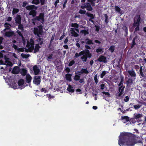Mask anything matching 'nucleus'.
<instances>
[{
  "label": "nucleus",
  "instance_id": "0eeeda50",
  "mask_svg": "<svg viewBox=\"0 0 146 146\" xmlns=\"http://www.w3.org/2000/svg\"><path fill=\"white\" fill-rule=\"evenodd\" d=\"M36 35V38H35V42H37V44H38L42 45L44 42L43 38L42 37L40 34H38V36L37 35Z\"/></svg>",
  "mask_w": 146,
  "mask_h": 146
},
{
  "label": "nucleus",
  "instance_id": "e433bc0d",
  "mask_svg": "<svg viewBox=\"0 0 146 146\" xmlns=\"http://www.w3.org/2000/svg\"><path fill=\"white\" fill-rule=\"evenodd\" d=\"M139 72H140V76H141L142 77H144L145 76L143 74V69L141 66L140 70H139Z\"/></svg>",
  "mask_w": 146,
  "mask_h": 146
},
{
  "label": "nucleus",
  "instance_id": "e2e57ef3",
  "mask_svg": "<svg viewBox=\"0 0 146 146\" xmlns=\"http://www.w3.org/2000/svg\"><path fill=\"white\" fill-rule=\"evenodd\" d=\"M12 17H8L7 18L6 21H11L12 20Z\"/></svg>",
  "mask_w": 146,
  "mask_h": 146
},
{
  "label": "nucleus",
  "instance_id": "aec40b11",
  "mask_svg": "<svg viewBox=\"0 0 146 146\" xmlns=\"http://www.w3.org/2000/svg\"><path fill=\"white\" fill-rule=\"evenodd\" d=\"M121 118L122 120H125L124 121V123H126L129 121V117L127 116H121Z\"/></svg>",
  "mask_w": 146,
  "mask_h": 146
},
{
  "label": "nucleus",
  "instance_id": "a878e982",
  "mask_svg": "<svg viewBox=\"0 0 146 146\" xmlns=\"http://www.w3.org/2000/svg\"><path fill=\"white\" fill-rule=\"evenodd\" d=\"M11 25L7 23H5L4 24V27L5 28V30H9L10 28Z\"/></svg>",
  "mask_w": 146,
  "mask_h": 146
},
{
  "label": "nucleus",
  "instance_id": "680f3d73",
  "mask_svg": "<svg viewBox=\"0 0 146 146\" xmlns=\"http://www.w3.org/2000/svg\"><path fill=\"white\" fill-rule=\"evenodd\" d=\"M95 27L96 28V31L97 32L99 31L100 30V27L99 26L95 25Z\"/></svg>",
  "mask_w": 146,
  "mask_h": 146
},
{
  "label": "nucleus",
  "instance_id": "6e6d98bb",
  "mask_svg": "<svg viewBox=\"0 0 146 146\" xmlns=\"http://www.w3.org/2000/svg\"><path fill=\"white\" fill-rule=\"evenodd\" d=\"M86 11L85 10H83L81 9L79 11V13H80V14H86Z\"/></svg>",
  "mask_w": 146,
  "mask_h": 146
},
{
  "label": "nucleus",
  "instance_id": "052dcab7",
  "mask_svg": "<svg viewBox=\"0 0 146 146\" xmlns=\"http://www.w3.org/2000/svg\"><path fill=\"white\" fill-rule=\"evenodd\" d=\"M68 0H65L64 1V3L63 5V8L64 9L66 7V5L67 3Z\"/></svg>",
  "mask_w": 146,
  "mask_h": 146
},
{
  "label": "nucleus",
  "instance_id": "9d476101",
  "mask_svg": "<svg viewBox=\"0 0 146 146\" xmlns=\"http://www.w3.org/2000/svg\"><path fill=\"white\" fill-rule=\"evenodd\" d=\"M31 46L29 48V50L28 51H26V52H32L34 49V40L32 39L30 40Z\"/></svg>",
  "mask_w": 146,
  "mask_h": 146
},
{
  "label": "nucleus",
  "instance_id": "b1692460",
  "mask_svg": "<svg viewBox=\"0 0 146 146\" xmlns=\"http://www.w3.org/2000/svg\"><path fill=\"white\" fill-rule=\"evenodd\" d=\"M27 72V70L25 68H22L20 71V74L23 76L26 75Z\"/></svg>",
  "mask_w": 146,
  "mask_h": 146
},
{
  "label": "nucleus",
  "instance_id": "423d86ee",
  "mask_svg": "<svg viewBox=\"0 0 146 146\" xmlns=\"http://www.w3.org/2000/svg\"><path fill=\"white\" fill-rule=\"evenodd\" d=\"M35 17L32 19L33 22H35L36 21H40L41 20V22L42 24L43 23L44 21V14L43 13H40L39 16Z\"/></svg>",
  "mask_w": 146,
  "mask_h": 146
},
{
  "label": "nucleus",
  "instance_id": "7c9ffc66",
  "mask_svg": "<svg viewBox=\"0 0 146 146\" xmlns=\"http://www.w3.org/2000/svg\"><path fill=\"white\" fill-rule=\"evenodd\" d=\"M133 83V81L131 78H129L126 81V83L127 85H131Z\"/></svg>",
  "mask_w": 146,
  "mask_h": 146
},
{
  "label": "nucleus",
  "instance_id": "a211bd4d",
  "mask_svg": "<svg viewBox=\"0 0 146 146\" xmlns=\"http://www.w3.org/2000/svg\"><path fill=\"white\" fill-rule=\"evenodd\" d=\"M39 45V44H35V47L34 49V53H36L39 51V49L41 48V46Z\"/></svg>",
  "mask_w": 146,
  "mask_h": 146
},
{
  "label": "nucleus",
  "instance_id": "393cba45",
  "mask_svg": "<svg viewBox=\"0 0 146 146\" xmlns=\"http://www.w3.org/2000/svg\"><path fill=\"white\" fill-rule=\"evenodd\" d=\"M67 90L69 92L73 93L74 92V90L73 89V87L70 85H68V87L67 88Z\"/></svg>",
  "mask_w": 146,
  "mask_h": 146
},
{
  "label": "nucleus",
  "instance_id": "0e129e2a",
  "mask_svg": "<svg viewBox=\"0 0 146 146\" xmlns=\"http://www.w3.org/2000/svg\"><path fill=\"white\" fill-rule=\"evenodd\" d=\"M12 47L15 50H18V46L15 44H13Z\"/></svg>",
  "mask_w": 146,
  "mask_h": 146
},
{
  "label": "nucleus",
  "instance_id": "f03ea898",
  "mask_svg": "<svg viewBox=\"0 0 146 146\" xmlns=\"http://www.w3.org/2000/svg\"><path fill=\"white\" fill-rule=\"evenodd\" d=\"M81 55H83V56L81 57V59L84 62H86L87 59L88 58H90L92 56V54L89 50L88 49H85L80 52L79 53H76L74 57L78 58Z\"/></svg>",
  "mask_w": 146,
  "mask_h": 146
},
{
  "label": "nucleus",
  "instance_id": "4be33fe9",
  "mask_svg": "<svg viewBox=\"0 0 146 146\" xmlns=\"http://www.w3.org/2000/svg\"><path fill=\"white\" fill-rule=\"evenodd\" d=\"M71 74L68 73L65 75V77L66 80L68 81H72L71 79Z\"/></svg>",
  "mask_w": 146,
  "mask_h": 146
},
{
  "label": "nucleus",
  "instance_id": "dca6fc26",
  "mask_svg": "<svg viewBox=\"0 0 146 146\" xmlns=\"http://www.w3.org/2000/svg\"><path fill=\"white\" fill-rule=\"evenodd\" d=\"M21 17L20 15H17L15 19V21L18 24L21 23Z\"/></svg>",
  "mask_w": 146,
  "mask_h": 146
},
{
  "label": "nucleus",
  "instance_id": "774afa93",
  "mask_svg": "<svg viewBox=\"0 0 146 146\" xmlns=\"http://www.w3.org/2000/svg\"><path fill=\"white\" fill-rule=\"evenodd\" d=\"M3 39L4 38L0 36V44H1L2 43Z\"/></svg>",
  "mask_w": 146,
  "mask_h": 146
},
{
  "label": "nucleus",
  "instance_id": "6ab92c4d",
  "mask_svg": "<svg viewBox=\"0 0 146 146\" xmlns=\"http://www.w3.org/2000/svg\"><path fill=\"white\" fill-rule=\"evenodd\" d=\"M26 82L29 83L31 82L32 78L29 74H28L26 75Z\"/></svg>",
  "mask_w": 146,
  "mask_h": 146
},
{
  "label": "nucleus",
  "instance_id": "864d4df0",
  "mask_svg": "<svg viewBox=\"0 0 146 146\" xmlns=\"http://www.w3.org/2000/svg\"><path fill=\"white\" fill-rule=\"evenodd\" d=\"M94 80L95 81V82L96 84H97L98 82V79L97 78V75L96 74L95 75L94 77Z\"/></svg>",
  "mask_w": 146,
  "mask_h": 146
},
{
  "label": "nucleus",
  "instance_id": "72a5a7b5",
  "mask_svg": "<svg viewBox=\"0 0 146 146\" xmlns=\"http://www.w3.org/2000/svg\"><path fill=\"white\" fill-rule=\"evenodd\" d=\"M115 10L116 12L120 13H121H121L120 12L121 10L119 7L118 6H117L116 5L115 6Z\"/></svg>",
  "mask_w": 146,
  "mask_h": 146
},
{
  "label": "nucleus",
  "instance_id": "c9c22d12",
  "mask_svg": "<svg viewBox=\"0 0 146 146\" xmlns=\"http://www.w3.org/2000/svg\"><path fill=\"white\" fill-rule=\"evenodd\" d=\"M19 24L18 26V28L19 29L21 30L22 31H24L23 26V25L21 23L18 24Z\"/></svg>",
  "mask_w": 146,
  "mask_h": 146
},
{
  "label": "nucleus",
  "instance_id": "13d9d810",
  "mask_svg": "<svg viewBox=\"0 0 146 146\" xmlns=\"http://www.w3.org/2000/svg\"><path fill=\"white\" fill-rule=\"evenodd\" d=\"M129 97L128 96H126L124 99V101L125 102H127L129 101Z\"/></svg>",
  "mask_w": 146,
  "mask_h": 146
},
{
  "label": "nucleus",
  "instance_id": "c756f323",
  "mask_svg": "<svg viewBox=\"0 0 146 146\" xmlns=\"http://www.w3.org/2000/svg\"><path fill=\"white\" fill-rule=\"evenodd\" d=\"M81 74H78V75H75L74 79L75 81H78L80 80V75Z\"/></svg>",
  "mask_w": 146,
  "mask_h": 146
},
{
  "label": "nucleus",
  "instance_id": "2f4dec72",
  "mask_svg": "<svg viewBox=\"0 0 146 146\" xmlns=\"http://www.w3.org/2000/svg\"><path fill=\"white\" fill-rule=\"evenodd\" d=\"M96 51L97 53L100 52L102 53L103 52V49L101 48V47H99L96 50Z\"/></svg>",
  "mask_w": 146,
  "mask_h": 146
},
{
  "label": "nucleus",
  "instance_id": "338daca9",
  "mask_svg": "<svg viewBox=\"0 0 146 146\" xmlns=\"http://www.w3.org/2000/svg\"><path fill=\"white\" fill-rule=\"evenodd\" d=\"M59 0H56V1H55V3H54V5H55V7H56L57 5V4L58 3H59Z\"/></svg>",
  "mask_w": 146,
  "mask_h": 146
},
{
  "label": "nucleus",
  "instance_id": "f257e3e1",
  "mask_svg": "<svg viewBox=\"0 0 146 146\" xmlns=\"http://www.w3.org/2000/svg\"><path fill=\"white\" fill-rule=\"evenodd\" d=\"M120 135L118 141L119 145L120 146L124 145L126 146H133L137 143H142L140 140L136 142L135 139V136L131 133L124 132L121 133Z\"/></svg>",
  "mask_w": 146,
  "mask_h": 146
},
{
  "label": "nucleus",
  "instance_id": "6e6552de",
  "mask_svg": "<svg viewBox=\"0 0 146 146\" xmlns=\"http://www.w3.org/2000/svg\"><path fill=\"white\" fill-rule=\"evenodd\" d=\"M41 76H36L34 78L33 82L34 84L37 85H39L41 82Z\"/></svg>",
  "mask_w": 146,
  "mask_h": 146
},
{
  "label": "nucleus",
  "instance_id": "412c9836",
  "mask_svg": "<svg viewBox=\"0 0 146 146\" xmlns=\"http://www.w3.org/2000/svg\"><path fill=\"white\" fill-rule=\"evenodd\" d=\"M78 73L81 74H88L89 73L88 71L87 70V68H82L81 70L79 71Z\"/></svg>",
  "mask_w": 146,
  "mask_h": 146
},
{
  "label": "nucleus",
  "instance_id": "a18cd8bd",
  "mask_svg": "<svg viewBox=\"0 0 146 146\" xmlns=\"http://www.w3.org/2000/svg\"><path fill=\"white\" fill-rule=\"evenodd\" d=\"M136 37H135L133 39L132 42L131 44V48H132L136 44V43L135 42V40L136 39Z\"/></svg>",
  "mask_w": 146,
  "mask_h": 146
},
{
  "label": "nucleus",
  "instance_id": "7ed1b4c3",
  "mask_svg": "<svg viewBox=\"0 0 146 146\" xmlns=\"http://www.w3.org/2000/svg\"><path fill=\"white\" fill-rule=\"evenodd\" d=\"M141 17L140 15H137L134 18V23L133 26L135 27V32H136L139 30V25L141 23Z\"/></svg>",
  "mask_w": 146,
  "mask_h": 146
},
{
  "label": "nucleus",
  "instance_id": "c03bdc74",
  "mask_svg": "<svg viewBox=\"0 0 146 146\" xmlns=\"http://www.w3.org/2000/svg\"><path fill=\"white\" fill-rule=\"evenodd\" d=\"M104 15L105 17V22L106 24H107L109 22L108 17L106 14H105Z\"/></svg>",
  "mask_w": 146,
  "mask_h": 146
},
{
  "label": "nucleus",
  "instance_id": "de8ad7c7",
  "mask_svg": "<svg viewBox=\"0 0 146 146\" xmlns=\"http://www.w3.org/2000/svg\"><path fill=\"white\" fill-rule=\"evenodd\" d=\"M53 56V54H51L48 55L47 56V60L48 61H50V60H49L51 59L52 58Z\"/></svg>",
  "mask_w": 146,
  "mask_h": 146
},
{
  "label": "nucleus",
  "instance_id": "5701e85b",
  "mask_svg": "<svg viewBox=\"0 0 146 146\" xmlns=\"http://www.w3.org/2000/svg\"><path fill=\"white\" fill-rule=\"evenodd\" d=\"M85 42L86 44H87L91 45L93 44L92 41L91 40H90V39L88 38L85 39Z\"/></svg>",
  "mask_w": 146,
  "mask_h": 146
},
{
  "label": "nucleus",
  "instance_id": "3c124183",
  "mask_svg": "<svg viewBox=\"0 0 146 146\" xmlns=\"http://www.w3.org/2000/svg\"><path fill=\"white\" fill-rule=\"evenodd\" d=\"M18 68V67L17 66L15 67L14 68L13 70V74H18L19 73V71H16V68Z\"/></svg>",
  "mask_w": 146,
  "mask_h": 146
},
{
  "label": "nucleus",
  "instance_id": "bf43d9fd",
  "mask_svg": "<svg viewBox=\"0 0 146 146\" xmlns=\"http://www.w3.org/2000/svg\"><path fill=\"white\" fill-rule=\"evenodd\" d=\"M65 70L67 73H68L70 71V70L69 67H66L65 69Z\"/></svg>",
  "mask_w": 146,
  "mask_h": 146
},
{
  "label": "nucleus",
  "instance_id": "bb28decb",
  "mask_svg": "<svg viewBox=\"0 0 146 146\" xmlns=\"http://www.w3.org/2000/svg\"><path fill=\"white\" fill-rule=\"evenodd\" d=\"M24 83V80L23 79H21L18 81V84L19 86H20L23 85Z\"/></svg>",
  "mask_w": 146,
  "mask_h": 146
},
{
  "label": "nucleus",
  "instance_id": "4c0bfd02",
  "mask_svg": "<svg viewBox=\"0 0 146 146\" xmlns=\"http://www.w3.org/2000/svg\"><path fill=\"white\" fill-rule=\"evenodd\" d=\"M142 117V115L141 114L138 113L136 114V115H135V118L136 119H137L139 118Z\"/></svg>",
  "mask_w": 146,
  "mask_h": 146
},
{
  "label": "nucleus",
  "instance_id": "5fc2aeb1",
  "mask_svg": "<svg viewBox=\"0 0 146 146\" xmlns=\"http://www.w3.org/2000/svg\"><path fill=\"white\" fill-rule=\"evenodd\" d=\"M75 61L73 60L70 62L68 64V66H72L75 63Z\"/></svg>",
  "mask_w": 146,
  "mask_h": 146
},
{
  "label": "nucleus",
  "instance_id": "09e8293b",
  "mask_svg": "<svg viewBox=\"0 0 146 146\" xmlns=\"http://www.w3.org/2000/svg\"><path fill=\"white\" fill-rule=\"evenodd\" d=\"M17 33L23 39H24V37L23 36V34L19 30H18Z\"/></svg>",
  "mask_w": 146,
  "mask_h": 146
},
{
  "label": "nucleus",
  "instance_id": "a19ab883",
  "mask_svg": "<svg viewBox=\"0 0 146 146\" xmlns=\"http://www.w3.org/2000/svg\"><path fill=\"white\" fill-rule=\"evenodd\" d=\"M122 29L124 31L125 33V35H127L128 34V28L125 26H124L122 28Z\"/></svg>",
  "mask_w": 146,
  "mask_h": 146
},
{
  "label": "nucleus",
  "instance_id": "79ce46f5",
  "mask_svg": "<svg viewBox=\"0 0 146 146\" xmlns=\"http://www.w3.org/2000/svg\"><path fill=\"white\" fill-rule=\"evenodd\" d=\"M108 73L106 71H103L102 73L100 75V77L101 78H103L105 75Z\"/></svg>",
  "mask_w": 146,
  "mask_h": 146
},
{
  "label": "nucleus",
  "instance_id": "473e14b6",
  "mask_svg": "<svg viewBox=\"0 0 146 146\" xmlns=\"http://www.w3.org/2000/svg\"><path fill=\"white\" fill-rule=\"evenodd\" d=\"M86 15L88 17H90L91 19H94V17L92 13H89L88 12H87L86 13Z\"/></svg>",
  "mask_w": 146,
  "mask_h": 146
},
{
  "label": "nucleus",
  "instance_id": "2eb2a0df",
  "mask_svg": "<svg viewBox=\"0 0 146 146\" xmlns=\"http://www.w3.org/2000/svg\"><path fill=\"white\" fill-rule=\"evenodd\" d=\"M37 8V7L34 5H28L26 7V9L27 10H30V11L33 9L36 10Z\"/></svg>",
  "mask_w": 146,
  "mask_h": 146
},
{
  "label": "nucleus",
  "instance_id": "f704fd0d",
  "mask_svg": "<svg viewBox=\"0 0 146 146\" xmlns=\"http://www.w3.org/2000/svg\"><path fill=\"white\" fill-rule=\"evenodd\" d=\"M71 34H72V35L74 37H77L79 35L74 31H72L71 32Z\"/></svg>",
  "mask_w": 146,
  "mask_h": 146
},
{
  "label": "nucleus",
  "instance_id": "8fccbe9b",
  "mask_svg": "<svg viewBox=\"0 0 146 146\" xmlns=\"http://www.w3.org/2000/svg\"><path fill=\"white\" fill-rule=\"evenodd\" d=\"M71 27L76 28H78L79 27V25L76 23H72L71 25Z\"/></svg>",
  "mask_w": 146,
  "mask_h": 146
},
{
  "label": "nucleus",
  "instance_id": "1a4fd4ad",
  "mask_svg": "<svg viewBox=\"0 0 146 146\" xmlns=\"http://www.w3.org/2000/svg\"><path fill=\"white\" fill-rule=\"evenodd\" d=\"M98 60L100 62H103L104 63H106L108 62L106 57L102 55L99 56L98 59Z\"/></svg>",
  "mask_w": 146,
  "mask_h": 146
},
{
  "label": "nucleus",
  "instance_id": "4468645a",
  "mask_svg": "<svg viewBox=\"0 0 146 146\" xmlns=\"http://www.w3.org/2000/svg\"><path fill=\"white\" fill-rule=\"evenodd\" d=\"M14 34V32L13 31H9L6 32L5 33V36L8 37H11Z\"/></svg>",
  "mask_w": 146,
  "mask_h": 146
},
{
  "label": "nucleus",
  "instance_id": "f3484780",
  "mask_svg": "<svg viewBox=\"0 0 146 146\" xmlns=\"http://www.w3.org/2000/svg\"><path fill=\"white\" fill-rule=\"evenodd\" d=\"M36 10L33 9L31 10L29 13V15H31L32 16L34 17H35L36 15L37 12Z\"/></svg>",
  "mask_w": 146,
  "mask_h": 146
},
{
  "label": "nucleus",
  "instance_id": "20e7f679",
  "mask_svg": "<svg viewBox=\"0 0 146 146\" xmlns=\"http://www.w3.org/2000/svg\"><path fill=\"white\" fill-rule=\"evenodd\" d=\"M123 82L120 81L118 85L119 87L118 88V92L116 94V98H118V97H120L124 93V90L125 86L123 85Z\"/></svg>",
  "mask_w": 146,
  "mask_h": 146
},
{
  "label": "nucleus",
  "instance_id": "f8f14e48",
  "mask_svg": "<svg viewBox=\"0 0 146 146\" xmlns=\"http://www.w3.org/2000/svg\"><path fill=\"white\" fill-rule=\"evenodd\" d=\"M33 70L35 75H37L40 72V70L36 65H35L33 66Z\"/></svg>",
  "mask_w": 146,
  "mask_h": 146
},
{
  "label": "nucleus",
  "instance_id": "39448f33",
  "mask_svg": "<svg viewBox=\"0 0 146 146\" xmlns=\"http://www.w3.org/2000/svg\"><path fill=\"white\" fill-rule=\"evenodd\" d=\"M38 28L35 27L34 29L33 33L35 35H37L40 34V35H42L43 33V27L42 25H39Z\"/></svg>",
  "mask_w": 146,
  "mask_h": 146
},
{
  "label": "nucleus",
  "instance_id": "9b49d317",
  "mask_svg": "<svg viewBox=\"0 0 146 146\" xmlns=\"http://www.w3.org/2000/svg\"><path fill=\"white\" fill-rule=\"evenodd\" d=\"M126 71L128 73L130 76L131 77H135L136 76V74L135 71L133 69H132L131 70H127V69H126Z\"/></svg>",
  "mask_w": 146,
  "mask_h": 146
},
{
  "label": "nucleus",
  "instance_id": "49530a36",
  "mask_svg": "<svg viewBox=\"0 0 146 146\" xmlns=\"http://www.w3.org/2000/svg\"><path fill=\"white\" fill-rule=\"evenodd\" d=\"M115 50V46H112L110 47L109 49V50L111 53L114 52Z\"/></svg>",
  "mask_w": 146,
  "mask_h": 146
},
{
  "label": "nucleus",
  "instance_id": "58836bf2",
  "mask_svg": "<svg viewBox=\"0 0 146 146\" xmlns=\"http://www.w3.org/2000/svg\"><path fill=\"white\" fill-rule=\"evenodd\" d=\"M81 33L82 34H84V36H86L88 34H89V32L88 31H86L85 29L82 30L81 31Z\"/></svg>",
  "mask_w": 146,
  "mask_h": 146
},
{
  "label": "nucleus",
  "instance_id": "603ef678",
  "mask_svg": "<svg viewBox=\"0 0 146 146\" xmlns=\"http://www.w3.org/2000/svg\"><path fill=\"white\" fill-rule=\"evenodd\" d=\"M141 105L139 104L135 105L133 106L135 110H138L139 109Z\"/></svg>",
  "mask_w": 146,
  "mask_h": 146
},
{
  "label": "nucleus",
  "instance_id": "cd10ccee",
  "mask_svg": "<svg viewBox=\"0 0 146 146\" xmlns=\"http://www.w3.org/2000/svg\"><path fill=\"white\" fill-rule=\"evenodd\" d=\"M96 1V0H87V1L90 3L92 6L94 7L95 5Z\"/></svg>",
  "mask_w": 146,
  "mask_h": 146
},
{
  "label": "nucleus",
  "instance_id": "ddd939ff",
  "mask_svg": "<svg viewBox=\"0 0 146 146\" xmlns=\"http://www.w3.org/2000/svg\"><path fill=\"white\" fill-rule=\"evenodd\" d=\"M84 7L87 11H91L93 10V8L90 3L87 2L86 3V4H84Z\"/></svg>",
  "mask_w": 146,
  "mask_h": 146
},
{
  "label": "nucleus",
  "instance_id": "69168bd1",
  "mask_svg": "<svg viewBox=\"0 0 146 146\" xmlns=\"http://www.w3.org/2000/svg\"><path fill=\"white\" fill-rule=\"evenodd\" d=\"M45 0H40V4L41 5H44L45 3Z\"/></svg>",
  "mask_w": 146,
  "mask_h": 146
},
{
  "label": "nucleus",
  "instance_id": "37998d69",
  "mask_svg": "<svg viewBox=\"0 0 146 146\" xmlns=\"http://www.w3.org/2000/svg\"><path fill=\"white\" fill-rule=\"evenodd\" d=\"M21 56L23 58H27L30 55L29 54H26L22 53L21 54Z\"/></svg>",
  "mask_w": 146,
  "mask_h": 146
},
{
  "label": "nucleus",
  "instance_id": "c85d7f7f",
  "mask_svg": "<svg viewBox=\"0 0 146 146\" xmlns=\"http://www.w3.org/2000/svg\"><path fill=\"white\" fill-rule=\"evenodd\" d=\"M19 11V10L17 8H13V10L12 12V13L13 15H14L15 14H16Z\"/></svg>",
  "mask_w": 146,
  "mask_h": 146
},
{
  "label": "nucleus",
  "instance_id": "ea45409f",
  "mask_svg": "<svg viewBox=\"0 0 146 146\" xmlns=\"http://www.w3.org/2000/svg\"><path fill=\"white\" fill-rule=\"evenodd\" d=\"M31 3L33 4L37 5L40 3L39 0H33Z\"/></svg>",
  "mask_w": 146,
  "mask_h": 146
},
{
  "label": "nucleus",
  "instance_id": "4d7b16f0",
  "mask_svg": "<svg viewBox=\"0 0 146 146\" xmlns=\"http://www.w3.org/2000/svg\"><path fill=\"white\" fill-rule=\"evenodd\" d=\"M102 93L104 94H105V95L107 96L108 97H110V94L108 92H103Z\"/></svg>",
  "mask_w": 146,
  "mask_h": 146
}]
</instances>
